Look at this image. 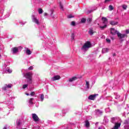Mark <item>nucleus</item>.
Returning a JSON list of instances; mask_svg holds the SVG:
<instances>
[{
    "instance_id": "f257e3e1",
    "label": "nucleus",
    "mask_w": 129,
    "mask_h": 129,
    "mask_svg": "<svg viewBox=\"0 0 129 129\" xmlns=\"http://www.w3.org/2000/svg\"><path fill=\"white\" fill-rule=\"evenodd\" d=\"M91 47V43L90 41H87L85 44L83 45L82 47L81 48L82 51L83 52H86L89 48Z\"/></svg>"
},
{
    "instance_id": "f03ea898",
    "label": "nucleus",
    "mask_w": 129,
    "mask_h": 129,
    "mask_svg": "<svg viewBox=\"0 0 129 129\" xmlns=\"http://www.w3.org/2000/svg\"><path fill=\"white\" fill-rule=\"evenodd\" d=\"M102 20L103 22V26H100L99 28H100L101 30H104L105 29V27H106V25L107 24V19L103 17L102 18Z\"/></svg>"
},
{
    "instance_id": "7ed1b4c3",
    "label": "nucleus",
    "mask_w": 129,
    "mask_h": 129,
    "mask_svg": "<svg viewBox=\"0 0 129 129\" xmlns=\"http://www.w3.org/2000/svg\"><path fill=\"white\" fill-rule=\"evenodd\" d=\"M33 75V74H32V73L29 72L25 74V77L26 78H27L28 80V83H32V76Z\"/></svg>"
},
{
    "instance_id": "20e7f679",
    "label": "nucleus",
    "mask_w": 129,
    "mask_h": 129,
    "mask_svg": "<svg viewBox=\"0 0 129 129\" xmlns=\"http://www.w3.org/2000/svg\"><path fill=\"white\" fill-rule=\"evenodd\" d=\"M117 36L119 39H123V38H125V37H126V34H121L118 32H117Z\"/></svg>"
},
{
    "instance_id": "39448f33",
    "label": "nucleus",
    "mask_w": 129,
    "mask_h": 129,
    "mask_svg": "<svg viewBox=\"0 0 129 129\" xmlns=\"http://www.w3.org/2000/svg\"><path fill=\"white\" fill-rule=\"evenodd\" d=\"M32 18L33 23H35V24H36V25H39L40 23L39 22V20H38L37 18H36V16H35V15H32Z\"/></svg>"
},
{
    "instance_id": "423d86ee",
    "label": "nucleus",
    "mask_w": 129,
    "mask_h": 129,
    "mask_svg": "<svg viewBox=\"0 0 129 129\" xmlns=\"http://www.w3.org/2000/svg\"><path fill=\"white\" fill-rule=\"evenodd\" d=\"M110 34H111V35H112L113 36L116 35V34H117V33H118V31H117L114 28H110Z\"/></svg>"
},
{
    "instance_id": "0eeeda50",
    "label": "nucleus",
    "mask_w": 129,
    "mask_h": 129,
    "mask_svg": "<svg viewBox=\"0 0 129 129\" xmlns=\"http://www.w3.org/2000/svg\"><path fill=\"white\" fill-rule=\"evenodd\" d=\"M11 52H12L13 54H17L19 52V48L17 47L12 48Z\"/></svg>"
},
{
    "instance_id": "6e6552de",
    "label": "nucleus",
    "mask_w": 129,
    "mask_h": 129,
    "mask_svg": "<svg viewBox=\"0 0 129 129\" xmlns=\"http://www.w3.org/2000/svg\"><path fill=\"white\" fill-rule=\"evenodd\" d=\"M124 128L129 129V120H125L124 122Z\"/></svg>"
},
{
    "instance_id": "1a4fd4ad",
    "label": "nucleus",
    "mask_w": 129,
    "mask_h": 129,
    "mask_svg": "<svg viewBox=\"0 0 129 129\" xmlns=\"http://www.w3.org/2000/svg\"><path fill=\"white\" fill-rule=\"evenodd\" d=\"M95 115H97V116H99V115H101V114H102V111L99 109L95 110Z\"/></svg>"
},
{
    "instance_id": "9d476101",
    "label": "nucleus",
    "mask_w": 129,
    "mask_h": 129,
    "mask_svg": "<svg viewBox=\"0 0 129 129\" xmlns=\"http://www.w3.org/2000/svg\"><path fill=\"white\" fill-rule=\"evenodd\" d=\"M32 118H33L34 121H39V117L35 113L32 114Z\"/></svg>"
},
{
    "instance_id": "9b49d317",
    "label": "nucleus",
    "mask_w": 129,
    "mask_h": 129,
    "mask_svg": "<svg viewBox=\"0 0 129 129\" xmlns=\"http://www.w3.org/2000/svg\"><path fill=\"white\" fill-rule=\"evenodd\" d=\"M61 77L59 76H55L51 78V81H56V80H59Z\"/></svg>"
},
{
    "instance_id": "f8f14e48",
    "label": "nucleus",
    "mask_w": 129,
    "mask_h": 129,
    "mask_svg": "<svg viewBox=\"0 0 129 129\" xmlns=\"http://www.w3.org/2000/svg\"><path fill=\"white\" fill-rule=\"evenodd\" d=\"M16 124L17 126H21L23 124V122H22V120L20 119H18L16 121Z\"/></svg>"
},
{
    "instance_id": "ddd939ff",
    "label": "nucleus",
    "mask_w": 129,
    "mask_h": 129,
    "mask_svg": "<svg viewBox=\"0 0 129 129\" xmlns=\"http://www.w3.org/2000/svg\"><path fill=\"white\" fill-rule=\"evenodd\" d=\"M116 120H117V117H114L111 118V122L112 123H115V125L116 123H118L117 122H116Z\"/></svg>"
},
{
    "instance_id": "4468645a",
    "label": "nucleus",
    "mask_w": 129,
    "mask_h": 129,
    "mask_svg": "<svg viewBox=\"0 0 129 129\" xmlns=\"http://www.w3.org/2000/svg\"><path fill=\"white\" fill-rule=\"evenodd\" d=\"M95 97H96V94L91 95L89 96L88 99L90 100H94V99H95Z\"/></svg>"
},
{
    "instance_id": "2eb2a0df",
    "label": "nucleus",
    "mask_w": 129,
    "mask_h": 129,
    "mask_svg": "<svg viewBox=\"0 0 129 129\" xmlns=\"http://www.w3.org/2000/svg\"><path fill=\"white\" fill-rule=\"evenodd\" d=\"M120 123H116L114 127L112 128V129H118V128L120 127Z\"/></svg>"
},
{
    "instance_id": "dca6fc26",
    "label": "nucleus",
    "mask_w": 129,
    "mask_h": 129,
    "mask_svg": "<svg viewBox=\"0 0 129 129\" xmlns=\"http://www.w3.org/2000/svg\"><path fill=\"white\" fill-rule=\"evenodd\" d=\"M77 79H78L77 77H74L72 78L69 79V82H73L75 81V80H77Z\"/></svg>"
},
{
    "instance_id": "f3484780",
    "label": "nucleus",
    "mask_w": 129,
    "mask_h": 129,
    "mask_svg": "<svg viewBox=\"0 0 129 129\" xmlns=\"http://www.w3.org/2000/svg\"><path fill=\"white\" fill-rule=\"evenodd\" d=\"M26 53L27 55H31V54H32V51H31L28 48H26Z\"/></svg>"
},
{
    "instance_id": "a211bd4d",
    "label": "nucleus",
    "mask_w": 129,
    "mask_h": 129,
    "mask_svg": "<svg viewBox=\"0 0 129 129\" xmlns=\"http://www.w3.org/2000/svg\"><path fill=\"white\" fill-rule=\"evenodd\" d=\"M118 24L117 22L111 21H110V25H111L112 26H115Z\"/></svg>"
},
{
    "instance_id": "6ab92c4d",
    "label": "nucleus",
    "mask_w": 129,
    "mask_h": 129,
    "mask_svg": "<svg viewBox=\"0 0 129 129\" xmlns=\"http://www.w3.org/2000/svg\"><path fill=\"white\" fill-rule=\"evenodd\" d=\"M89 82L86 81L85 88H86V89H89Z\"/></svg>"
},
{
    "instance_id": "aec40b11",
    "label": "nucleus",
    "mask_w": 129,
    "mask_h": 129,
    "mask_svg": "<svg viewBox=\"0 0 129 129\" xmlns=\"http://www.w3.org/2000/svg\"><path fill=\"white\" fill-rule=\"evenodd\" d=\"M85 123L86 127H89V125H90V124L89 123V121H88V120H86L85 121Z\"/></svg>"
},
{
    "instance_id": "412c9836",
    "label": "nucleus",
    "mask_w": 129,
    "mask_h": 129,
    "mask_svg": "<svg viewBox=\"0 0 129 129\" xmlns=\"http://www.w3.org/2000/svg\"><path fill=\"white\" fill-rule=\"evenodd\" d=\"M108 48H103L102 50V53H107L108 52Z\"/></svg>"
},
{
    "instance_id": "4be33fe9",
    "label": "nucleus",
    "mask_w": 129,
    "mask_h": 129,
    "mask_svg": "<svg viewBox=\"0 0 129 129\" xmlns=\"http://www.w3.org/2000/svg\"><path fill=\"white\" fill-rule=\"evenodd\" d=\"M12 72H13V71L11 69L7 68L6 70V73H12Z\"/></svg>"
},
{
    "instance_id": "5701e85b",
    "label": "nucleus",
    "mask_w": 129,
    "mask_h": 129,
    "mask_svg": "<svg viewBox=\"0 0 129 129\" xmlns=\"http://www.w3.org/2000/svg\"><path fill=\"white\" fill-rule=\"evenodd\" d=\"M33 100H34V98H30L29 100V103L30 104H33V103H34V102H33Z\"/></svg>"
},
{
    "instance_id": "b1692460",
    "label": "nucleus",
    "mask_w": 129,
    "mask_h": 129,
    "mask_svg": "<svg viewBox=\"0 0 129 129\" xmlns=\"http://www.w3.org/2000/svg\"><path fill=\"white\" fill-rule=\"evenodd\" d=\"M115 98L116 99H118V98H119V97H120V96L116 93H115Z\"/></svg>"
},
{
    "instance_id": "393cba45",
    "label": "nucleus",
    "mask_w": 129,
    "mask_h": 129,
    "mask_svg": "<svg viewBox=\"0 0 129 129\" xmlns=\"http://www.w3.org/2000/svg\"><path fill=\"white\" fill-rule=\"evenodd\" d=\"M113 10V7L112 5L109 6V11H111Z\"/></svg>"
},
{
    "instance_id": "a878e982",
    "label": "nucleus",
    "mask_w": 129,
    "mask_h": 129,
    "mask_svg": "<svg viewBox=\"0 0 129 129\" xmlns=\"http://www.w3.org/2000/svg\"><path fill=\"white\" fill-rule=\"evenodd\" d=\"M38 13L39 14H43V9L40 8L38 9Z\"/></svg>"
},
{
    "instance_id": "bb28decb",
    "label": "nucleus",
    "mask_w": 129,
    "mask_h": 129,
    "mask_svg": "<svg viewBox=\"0 0 129 129\" xmlns=\"http://www.w3.org/2000/svg\"><path fill=\"white\" fill-rule=\"evenodd\" d=\"M40 99H41V101H43V100H44V94H42L40 95Z\"/></svg>"
},
{
    "instance_id": "cd10ccee",
    "label": "nucleus",
    "mask_w": 129,
    "mask_h": 129,
    "mask_svg": "<svg viewBox=\"0 0 129 129\" xmlns=\"http://www.w3.org/2000/svg\"><path fill=\"white\" fill-rule=\"evenodd\" d=\"M122 9H123V10H126L127 8V6L125 5H123L122 6Z\"/></svg>"
},
{
    "instance_id": "c85d7f7f",
    "label": "nucleus",
    "mask_w": 129,
    "mask_h": 129,
    "mask_svg": "<svg viewBox=\"0 0 129 129\" xmlns=\"http://www.w3.org/2000/svg\"><path fill=\"white\" fill-rule=\"evenodd\" d=\"M71 26H73V27H75L76 25V23L74 21H72L71 24Z\"/></svg>"
},
{
    "instance_id": "c756f323",
    "label": "nucleus",
    "mask_w": 129,
    "mask_h": 129,
    "mask_svg": "<svg viewBox=\"0 0 129 129\" xmlns=\"http://www.w3.org/2000/svg\"><path fill=\"white\" fill-rule=\"evenodd\" d=\"M59 7H60V10H61V11H64V9L63 8V5H62V4H61V3L59 4Z\"/></svg>"
},
{
    "instance_id": "7c9ffc66",
    "label": "nucleus",
    "mask_w": 129,
    "mask_h": 129,
    "mask_svg": "<svg viewBox=\"0 0 129 129\" xmlns=\"http://www.w3.org/2000/svg\"><path fill=\"white\" fill-rule=\"evenodd\" d=\"M89 34H90V35H93V30H92V29H90L89 31Z\"/></svg>"
},
{
    "instance_id": "2f4dec72",
    "label": "nucleus",
    "mask_w": 129,
    "mask_h": 129,
    "mask_svg": "<svg viewBox=\"0 0 129 129\" xmlns=\"http://www.w3.org/2000/svg\"><path fill=\"white\" fill-rule=\"evenodd\" d=\"M8 88H9L7 86V85H5V86L3 88V90H7Z\"/></svg>"
},
{
    "instance_id": "473e14b6",
    "label": "nucleus",
    "mask_w": 129,
    "mask_h": 129,
    "mask_svg": "<svg viewBox=\"0 0 129 129\" xmlns=\"http://www.w3.org/2000/svg\"><path fill=\"white\" fill-rule=\"evenodd\" d=\"M81 23H85L86 22V20L84 18H82L81 20Z\"/></svg>"
},
{
    "instance_id": "72a5a7b5",
    "label": "nucleus",
    "mask_w": 129,
    "mask_h": 129,
    "mask_svg": "<svg viewBox=\"0 0 129 129\" xmlns=\"http://www.w3.org/2000/svg\"><path fill=\"white\" fill-rule=\"evenodd\" d=\"M68 18L69 19H71V18H74V16H73L72 15L70 14L68 16Z\"/></svg>"
},
{
    "instance_id": "f704fd0d",
    "label": "nucleus",
    "mask_w": 129,
    "mask_h": 129,
    "mask_svg": "<svg viewBox=\"0 0 129 129\" xmlns=\"http://www.w3.org/2000/svg\"><path fill=\"white\" fill-rule=\"evenodd\" d=\"M92 18H88L87 19V22H88L89 23H90V22H92Z\"/></svg>"
},
{
    "instance_id": "c9c22d12",
    "label": "nucleus",
    "mask_w": 129,
    "mask_h": 129,
    "mask_svg": "<svg viewBox=\"0 0 129 129\" xmlns=\"http://www.w3.org/2000/svg\"><path fill=\"white\" fill-rule=\"evenodd\" d=\"M19 23L20 25H25V24H26V22L20 21Z\"/></svg>"
},
{
    "instance_id": "e433bc0d",
    "label": "nucleus",
    "mask_w": 129,
    "mask_h": 129,
    "mask_svg": "<svg viewBox=\"0 0 129 129\" xmlns=\"http://www.w3.org/2000/svg\"><path fill=\"white\" fill-rule=\"evenodd\" d=\"M27 87H28V84L24 85L23 86V89H25V88H27Z\"/></svg>"
},
{
    "instance_id": "4c0bfd02",
    "label": "nucleus",
    "mask_w": 129,
    "mask_h": 129,
    "mask_svg": "<svg viewBox=\"0 0 129 129\" xmlns=\"http://www.w3.org/2000/svg\"><path fill=\"white\" fill-rule=\"evenodd\" d=\"M35 94H36L35 92H32L30 94V95H31V96H34V95H35Z\"/></svg>"
},
{
    "instance_id": "58836bf2",
    "label": "nucleus",
    "mask_w": 129,
    "mask_h": 129,
    "mask_svg": "<svg viewBox=\"0 0 129 129\" xmlns=\"http://www.w3.org/2000/svg\"><path fill=\"white\" fill-rule=\"evenodd\" d=\"M7 86L8 88H12V84L7 85Z\"/></svg>"
},
{
    "instance_id": "ea45409f",
    "label": "nucleus",
    "mask_w": 129,
    "mask_h": 129,
    "mask_svg": "<svg viewBox=\"0 0 129 129\" xmlns=\"http://www.w3.org/2000/svg\"><path fill=\"white\" fill-rule=\"evenodd\" d=\"M110 1L111 0H105V4H107V3H109V2H110Z\"/></svg>"
},
{
    "instance_id": "a19ab883",
    "label": "nucleus",
    "mask_w": 129,
    "mask_h": 129,
    "mask_svg": "<svg viewBox=\"0 0 129 129\" xmlns=\"http://www.w3.org/2000/svg\"><path fill=\"white\" fill-rule=\"evenodd\" d=\"M93 11L92 10H89L87 12V14H90V13H92Z\"/></svg>"
},
{
    "instance_id": "79ce46f5",
    "label": "nucleus",
    "mask_w": 129,
    "mask_h": 129,
    "mask_svg": "<svg viewBox=\"0 0 129 129\" xmlns=\"http://www.w3.org/2000/svg\"><path fill=\"white\" fill-rule=\"evenodd\" d=\"M106 40V42H107V43H109L110 42V39H109L107 38Z\"/></svg>"
},
{
    "instance_id": "37998d69",
    "label": "nucleus",
    "mask_w": 129,
    "mask_h": 129,
    "mask_svg": "<svg viewBox=\"0 0 129 129\" xmlns=\"http://www.w3.org/2000/svg\"><path fill=\"white\" fill-rule=\"evenodd\" d=\"M126 34H129V29H126L125 30Z\"/></svg>"
},
{
    "instance_id": "c03bdc74",
    "label": "nucleus",
    "mask_w": 129,
    "mask_h": 129,
    "mask_svg": "<svg viewBox=\"0 0 129 129\" xmlns=\"http://www.w3.org/2000/svg\"><path fill=\"white\" fill-rule=\"evenodd\" d=\"M62 112H63V113H66V112H67V110H66V109L63 110Z\"/></svg>"
},
{
    "instance_id": "a18cd8bd",
    "label": "nucleus",
    "mask_w": 129,
    "mask_h": 129,
    "mask_svg": "<svg viewBox=\"0 0 129 129\" xmlns=\"http://www.w3.org/2000/svg\"><path fill=\"white\" fill-rule=\"evenodd\" d=\"M29 70H33V67H30L29 68Z\"/></svg>"
},
{
    "instance_id": "49530a36",
    "label": "nucleus",
    "mask_w": 129,
    "mask_h": 129,
    "mask_svg": "<svg viewBox=\"0 0 129 129\" xmlns=\"http://www.w3.org/2000/svg\"><path fill=\"white\" fill-rule=\"evenodd\" d=\"M11 106L12 107V109H13V108H14V106H13V105H11V106H9V108H11Z\"/></svg>"
},
{
    "instance_id": "de8ad7c7",
    "label": "nucleus",
    "mask_w": 129,
    "mask_h": 129,
    "mask_svg": "<svg viewBox=\"0 0 129 129\" xmlns=\"http://www.w3.org/2000/svg\"><path fill=\"white\" fill-rule=\"evenodd\" d=\"M72 40H74V35L73 34L72 35Z\"/></svg>"
},
{
    "instance_id": "09e8293b",
    "label": "nucleus",
    "mask_w": 129,
    "mask_h": 129,
    "mask_svg": "<svg viewBox=\"0 0 129 129\" xmlns=\"http://www.w3.org/2000/svg\"><path fill=\"white\" fill-rule=\"evenodd\" d=\"M105 111L106 112H108V108H107L105 109Z\"/></svg>"
},
{
    "instance_id": "8fccbe9b",
    "label": "nucleus",
    "mask_w": 129,
    "mask_h": 129,
    "mask_svg": "<svg viewBox=\"0 0 129 129\" xmlns=\"http://www.w3.org/2000/svg\"><path fill=\"white\" fill-rule=\"evenodd\" d=\"M25 94L27 95V96H29V95H30L29 93H26Z\"/></svg>"
},
{
    "instance_id": "3c124183",
    "label": "nucleus",
    "mask_w": 129,
    "mask_h": 129,
    "mask_svg": "<svg viewBox=\"0 0 129 129\" xmlns=\"http://www.w3.org/2000/svg\"><path fill=\"white\" fill-rule=\"evenodd\" d=\"M48 14L47 13H44V16L46 17Z\"/></svg>"
},
{
    "instance_id": "603ef678",
    "label": "nucleus",
    "mask_w": 129,
    "mask_h": 129,
    "mask_svg": "<svg viewBox=\"0 0 129 129\" xmlns=\"http://www.w3.org/2000/svg\"><path fill=\"white\" fill-rule=\"evenodd\" d=\"M3 129H7V127H4Z\"/></svg>"
},
{
    "instance_id": "864d4df0",
    "label": "nucleus",
    "mask_w": 129,
    "mask_h": 129,
    "mask_svg": "<svg viewBox=\"0 0 129 129\" xmlns=\"http://www.w3.org/2000/svg\"><path fill=\"white\" fill-rule=\"evenodd\" d=\"M113 56H115V53H114L113 54Z\"/></svg>"
},
{
    "instance_id": "5fc2aeb1",
    "label": "nucleus",
    "mask_w": 129,
    "mask_h": 129,
    "mask_svg": "<svg viewBox=\"0 0 129 129\" xmlns=\"http://www.w3.org/2000/svg\"><path fill=\"white\" fill-rule=\"evenodd\" d=\"M46 97H47V98H48V96H46Z\"/></svg>"
},
{
    "instance_id": "6e6d98bb",
    "label": "nucleus",
    "mask_w": 129,
    "mask_h": 129,
    "mask_svg": "<svg viewBox=\"0 0 129 129\" xmlns=\"http://www.w3.org/2000/svg\"><path fill=\"white\" fill-rule=\"evenodd\" d=\"M1 54H0V57H1Z\"/></svg>"
}]
</instances>
